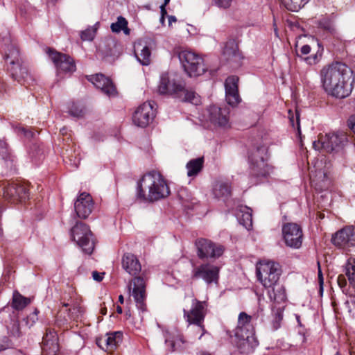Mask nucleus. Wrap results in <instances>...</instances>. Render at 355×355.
<instances>
[{"mask_svg": "<svg viewBox=\"0 0 355 355\" xmlns=\"http://www.w3.org/2000/svg\"><path fill=\"white\" fill-rule=\"evenodd\" d=\"M230 186L228 183H216L214 189V193L217 198L227 197L230 194Z\"/></svg>", "mask_w": 355, "mask_h": 355, "instance_id": "nucleus-38", "label": "nucleus"}, {"mask_svg": "<svg viewBox=\"0 0 355 355\" xmlns=\"http://www.w3.org/2000/svg\"><path fill=\"white\" fill-rule=\"evenodd\" d=\"M239 78L235 76H229L225 82V98L227 103L235 106L241 101L238 91Z\"/></svg>", "mask_w": 355, "mask_h": 355, "instance_id": "nucleus-21", "label": "nucleus"}, {"mask_svg": "<svg viewBox=\"0 0 355 355\" xmlns=\"http://www.w3.org/2000/svg\"><path fill=\"white\" fill-rule=\"evenodd\" d=\"M58 340L56 333L54 331H48L42 340V355H56L58 351Z\"/></svg>", "mask_w": 355, "mask_h": 355, "instance_id": "nucleus-23", "label": "nucleus"}, {"mask_svg": "<svg viewBox=\"0 0 355 355\" xmlns=\"http://www.w3.org/2000/svg\"><path fill=\"white\" fill-rule=\"evenodd\" d=\"M71 237L86 254H91L94 248L92 233L85 223H77L71 230Z\"/></svg>", "mask_w": 355, "mask_h": 355, "instance_id": "nucleus-9", "label": "nucleus"}, {"mask_svg": "<svg viewBox=\"0 0 355 355\" xmlns=\"http://www.w3.org/2000/svg\"><path fill=\"white\" fill-rule=\"evenodd\" d=\"M220 8H227L231 6L232 0H213Z\"/></svg>", "mask_w": 355, "mask_h": 355, "instance_id": "nucleus-47", "label": "nucleus"}, {"mask_svg": "<svg viewBox=\"0 0 355 355\" xmlns=\"http://www.w3.org/2000/svg\"><path fill=\"white\" fill-rule=\"evenodd\" d=\"M159 20H160V22H161L162 24H164V20H165V16H161V17H160V19H159Z\"/></svg>", "mask_w": 355, "mask_h": 355, "instance_id": "nucleus-58", "label": "nucleus"}, {"mask_svg": "<svg viewBox=\"0 0 355 355\" xmlns=\"http://www.w3.org/2000/svg\"><path fill=\"white\" fill-rule=\"evenodd\" d=\"M9 156L7 144L5 141L0 140V157L6 159Z\"/></svg>", "mask_w": 355, "mask_h": 355, "instance_id": "nucleus-46", "label": "nucleus"}, {"mask_svg": "<svg viewBox=\"0 0 355 355\" xmlns=\"http://www.w3.org/2000/svg\"><path fill=\"white\" fill-rule=\"evenodd\" d=\"M268 291V296L274 303L280 304L286 300V294L284 287L282 285L275 284Z\"/></svg>", "mask_w": 355, "mask_h": 355, "instance_id": "nucleus-30", "label": "nucleus"}, {"mask_svg": "<svg viewBox=\"0 0 355 355\" xmlns=\"http://www.w3.org/2000/svg\"><path fill=\"white\" fill-rule=\"evenodd\" d=\"M184 318L189 324H195L198 330H200L202 334L199 336L201 338L205 332L203 322L207 313V303L205 301H199L195 297H192L187 302L183 309Z\"/></svg>", "mask_w": 355, "mask_h": 355, "instance_id": "nucleus-4", "label": "nucleus"}, {"mask_svg": "<svg viewBox=\"0 0 355 355\" xmlns=\"http://www.w3.org/2000/svg\"><path fill=\"white\" fill-rule=\"evenodd\" d=\"M94 202L92 196L86 193H81L74 202V209L78 217L85 219L92 212Z\"/></svg>", "mask_w": 355, "mask_h": 355, "instance_id": "nucleus-19", "label": "nucleus"}, {"mask_svg": "<svg viewBox=\"0 0 355 355\" xmlns=\"http://www.w3.org/2000/svg\"><path fill=\"white\" fill-rule=\"evenodd\" d=\"M197 254L200 259L218 258L224 252V247L222 245L216 244L212 241L200 239L196 242Z\"/></svg>", "mask_w": 355, "mask_h": 355, "instance_id": "nucleus-14", "label": "nucleus"}, {"mask_svg": "<svg viewBox=\"0 0 355 355\" xmlns=\"http://www.w3.org/2000/svg\"><path fill=\"white\" fill-rule=\"evenodd\" d=\"M282 231L283 239L287 247L299 249L302 246L303 232L299 225L293 223H285Z\"/></svg>", "mask_w": 355, "mask_h": 355, "instance_id": "nucleus-13", "label": "nucleus"}, {"mask_svg": "<svg viewBox=\"0 0 355 355\" xmlns=\"http://www.w3.org/2000/svg\"><path fill=\"white\" fill-rule=\"evenodd\" d=\"M295 318H296V320L297 321V323L300 326H301V321H300V315L296 314L295 315Z\"/></svg>", "mask_w": 355, "mask_h": 355, "instance_id": "nucleus-57", "label": "nucleus"}, {"mask_svg": "<svg viewBox=\"0 0 355 355\" xmlns=\"http://www.w3.org/2000/svg\"><path fill=\"white\" fill-rule=\"evenodd\" d=\"M332 244L344 250H349L355 247V226L347 225L332 234Z\"/></svg>", "mask_w": 355, "mask_h": 355, "instance_id": "nucleus-11", "label": "nucleus"}, {"mask_svg": "<svg viewBox=\"0 0 355 355\" xmlns=\"http://www.w3.org/2000/svg\"><path fill=\"white\" fill-rule=\"evenodd\" d=\"M176 98H180L182 101L189 102L192 104L198 105L200 103V98L193 90L186 89L185 84L184 83V91L181 94H178Z\"/></svg>", "mask_w": 355, "mask_h": 355, "instance_id": "nucleus-35", "label": "nucleus"}, {"mask_svg": "<svg viewBox=\"0 0 355 355\" xmlns=\"http://www.w3.org/2000/svg\"><path fill=\"white\" fill-rule=\"evenodd\" d=\"M110 28L114 33H119L123 31L125 35H128L130 34V29L128 28V21L121 16L117 18L116 22L111 24Z\"/></svg>", "mask_w": 355, "mask_h": 355, "instance_id": "nucleus-36", "label": "nucleus"}, {"mask_svg": "<svg viewBox=\"0 0 355 355\" xmlns=\"http://www.w3.org/2000/svg\"><path fill=\"white\" fill-rule=\"evenodd\" d=\"M31 303L30 298L26 297L15 291L12 294L11 306L15 310L21 311Z\"/></svg>", "mask_w": 355, "mask_h": 355, "instance_id": "nucleus-34", "label": "nucleus"}, {"mask_svg": "<svg viewBox=\"0 0 355 355\" xmlns=\"http://www.w3.org/2000/svg\"><path fill=\"white\" fill-rule=\"evenodd\" d=\"M165 342L171 346L173 350H175L176 347H180L184 343L183 336L177 331L173 333V338L166 337Z\"/></svg>", "mask_w": 355, "mask_h": 355, "instance_id": "nucleus-40", "label": "nucleus"}, {"mask_svg": "<svg viewBox=\"0 0 355 355\" xmlns=\"http://www.w3.org/2000/svg\"><path fill=\"white\" fill-rule=\"evenodd\" d=\"M88 80L107 96H114L116 94V89L112 80L104 75L100 73L91 76Z\"/></svg>", "mask_w": 355, "mask_h": 355, "instance_id": "nucleus-22", "label": "nucleus"}, {"mask_svg": "<svg viewBox=\"0 0 355 355\" xmlns=\"http://www.w3.org/2000/svg\"><path fill=\"white\" fill-rule=\"evenodd\" d=\"M319 75L321 87L329 96L345 98L352 93L354 81L353 71L346 64L334 62L324 65Z\"/></svg>", "mask_w": 355, "mask_h": 355, "instance_id": "nucleus-1", "label": "nucleus"}, {"mask_svg": "<svg viewBox=\"0 0 355 355\" xmlns=\"http://www.w3.org/2000/svg\"><path fill=\"white\" fill-rule=\"evenodd\" d=\"M203 157H198L190 160L186 165L187 175L189 177L196 176L203 167Z\"/></svg>", "mask_w": 355, "mask_h": 355, "instance_id": "nucleus-33", "label": "nucleus"}, {"mask_svg": "<svg viewBox=\"0 0 355 355\" xmlns=\"http://www.w3.org/2000/svg\"><path fill=\"white\" fill-rule=\"evenodd\" d=\"M101 313H102V314L105 315V314H106V310H105V309H101Z\"/></svg>", "mask_w": 355, "mask_h": 355, "instance_id": "nucleus-61", "label": "nucleus"}, {"mask_svg": "<svg viewBox=\"0 0 355 355\" xmlns=\"http://www.w3.org/2000/svg\"><path fill=\"white\" fill-rule=\"evenodd\" d=\"M284 306H272V314L269 323V328L271 330L276 331L280 328L284 318Z\"/></svg>", "mask_w": 355, "mask_h": 355, "instance_id": "nucleus-29", "label": "nucleus"}, {"mask_svg": "<svg viewBox=\"0 0 355 355\" xmlns=\"http://www.w3.org/2000/svg\"><path fill=\"white\" fill-rule=\"evenodd\" d=\"M134 52L137 60L144 66H148L151 61V51L147 42L139 40L135 43Z\"/></svg>", "mask_w": 355, "mask_h": 355, "instance_id": "nucleus-26", "label": "nucleus"}, {"mask_svg": "<svg viewBox=\"0 0 355 355\" xmlns=\"http://www.w3.org/2000/svg\"><path fill=\"white\" fill-rule=\"evenodd\" d=\"M15 132L19 135H24L26 137L31 138L33 137V133L25 129L20 125H12Z\"/></svg>", "mask_w": 355, "mask_h": 355, "instance_id": "nucleus-44", "label": "nucleus"}, {"mask_svg": "<svg viewBox=\"0 0 355 355\" xmlns=\"http://www.w3.org/2000/svg\"><path fill=\"white\" fill-rule=\"evenodd\" d=\"M5 59L12 78L21 84L30 85L35 81L34 76L24 66L17 48L11 44L5 52Z\"/></svg>", "mask_w": 355, "mask_h": 355, "instance_id": "nucleus-3", "label": "nucleus"}, {"mask_svg": "<svg viewBox=\"0 0 355 355\" xmlns=\"http://www.w3.org/2000/svg\"><path fill=\"white\" fill-rule=\"evenodd\" d=\"M208 120L215 127L228 128L229 112L227 109H222L216 105L210 106L208 110Z\"/></svg>", "mask_w": 355, "mask_h": 355, "instance_id": "nucleus-20", "label": "nucleus"}, {"mask_svg": "<svg viewBox=\"0 0 355 355\" xmlns=\"http://www.w3.org/2000/svg\"><path fill=\"white\" fill-rule=\"evenodd\" d=\"M122 268L132 276H137L141 270V263L137 257L132 253H125L122 257Z\"/></svg>", "mask_w": 355, "mask_h": 355, "instance_id": "nucleus-27", "label": "nucleus"}, {"mask_svg": "<svg viewBox=\"0 0 355 355\" xmlns=\"http://www.w3.org/2000/svg\"><path fill=\"white\" fill-rule=\"evenodd\" d=\"M47 53L57 68L58 75L61 73H72L76 70L73 60L69 55L53 51L49 49Z\"/></svg>", "mask_w": 355, "mask_h": 355, "instance_id": "nucleus-17", "label": "nucleus"}, {"mask_svg": "<svg viewBox=\"0 0 355 355\" xmlns=\"http://www.w3.org/2000/svg\"><path fill=\"white\" fill-rule=\"evenodd\" d=\"M345 274L351 284L355 285V259H349L345 265Z\"/></svg>", "mask_w": 355, "mask_h": 355, "instance_id": "nucleus-39", "label": "nucleus"}, {"mask_svg": "<svg viewBox=\"0 0 355 355\" xmlns=\"http://www.w3.org/2000/svg\"><path fill=\"white\" fill-rule=\"evenodd\" d=\"M319 24L322 28L330 33H334L335 31L334 24L331 19L324 18L320 21Z\"/></svg>", "mask_w": 355, "mask_h": 355, "instance_id": "nucleus-42", "label": "nucleus"}, {"mask_svg": "<svg viewBox=\"0 0 355 355\" xmlns=\"http://www.w3.org/2000/svg\"><path fill=\"white\" fill-rule=\"evenodd\" d=\"M267 150L265 148H258L252 151L249 162L252 173L257 176L267 177L274 171V167L266 162Z\"/></svg>", "mask_w": 355, "mask_h": 355, "instance_id": "nucleus-8", "label": "nucleus"}, {"mask_svg": "<svg viewBox=\"0 0 355 355\" xmlns=\"http://www.w3.org/2000/svg\"><path fill=\"white\" fill-rule=\"evenodd\" d=\"M0 187L3 191V198L12 203L21 202L28 198V190L24 184L3 182Z\"/></svg>", "mask_w": 355, "mask_h": 355, "instance_id": "nucleus-12", "label": "nucleus"}, {"mask_svg": "<svg viewBox=\"0 0 355 355\" xmlns=\"http://www.w3.org/2000/svg\"><path fill=\"white\" fill-rule=\"evenodd\" d=\"M318 282L320 285V291L322 293L323 291V284H324V278L322 270L320 267V264L318 263Z\"/></svg>", "mask_w": 355, "mask_h": 355, "instance_id": "nucleus-48", "label": "nucleus"}, {"mask_svg": "<svg viewBox=\"0 0 355 355\" xmlns=\"http://www.w3.org/2000/svg\"><path fill=\"white\" fill-rule=\"evenodd\" d=\"M220 268L211 263H202L193 268L191 277L194 279H202L206 283L217 282L219 277Z\"/></svg>", "mask_w": 355, "mask_h": 355, "instance_id": "nucleus-15", "label": "nucleus"}, {"mask_svg": "<svg viewBox=\"0 0 355 355\" xmlns=\"http://www.w3.org/2000/svg\"><path fill=\"white\" fill-rule=\"evenodd\" d=\"M345 304L349 313L355 315V295L349 296V299L346 301Z\"/></svg>", "mask_w": 355, "mask_h": 355, "instance_id": "nucleus-45", "label": "nucleus"}, {"mask_svg": "<svg viewBox=\"0 0 355 355\" xmlns=\"http://www.w3.org/2000/svg\"><path fill=\"white\" fill-rule=\"evenodd\" d=\"M347 143V135L343 132H329L320 135L318 141L313 143L315 150L322 149L326 152H338Z\"/></svg>", "mask_w": 355, "mask_h": 355, "instance_id": "nucleus-6", "label": "nucleus"}, {"mask_svg": "<svg viewBox=\"0 0 355 355\" xmlns=\"http://www.w3.org/2000/svg\"><path fill=\"white\" fill-rule=\"evenodd\" d=\"M123 334L121 331L106 334L103 337L97 339V345L103 349L112 350L122 341Z\"/></svg>", "mask_w": 355, "mask_h": 355, "instance_id": "nucleus-24", "label": "nucleus"}, {"mask_svg": "<svg viewBox=\"0 0 355 355\" xmlns=\"http://www.w3.org/2000/svg\"><path fill=\"white\" fill-rule=\"evenodd\" d=\"M170 2V0H164V3L162 6H166V5Z\"/></svg>", "mask_w": 355, "mask_h": 355, "instance_id": "nucleus-59", "label": "nucleus"}, {"mask_svg": "<svg viewBox=\"0 0 355 355\" xmlns=\"http://www.w3.org/2000/svg\"><path fill=\"white\" fill-rule=\"evenodd\" d=\"M155 116L153 104L150 102L144 103L135 112L132 121L139 127H146Z\"/></svg>", "mask_w": 355, "mask_h": 355, "instance_id": "nucleus-18", "label": "nucleus"}, {"mask_svg": "<svg viewBox=\"0 0 355 355\" xmlns=\"http://www.w3.org/2000/svg\"><path fill=\"white\" fill-rule=\"evenodd\" d=\"M176 18L175 16H169L168 17V24L171 25L172 22H175Z\"/></svg>", "mask_w": 355, "mask_h": 355, "instance_id": "nucleus-54", "label": "nucleus"}, {"mask_svg": "<svg viewBox=\"0 0 355 355\" xmlns=\"http://www.w3.org/2000/svg\"><path fill=\"white\" fill-rule=\"evenodd\" d=\"M223 53L227 60H236L240 58L238 46L234 40H230L225 43Z\"/></svg>", "mask_w": 355, "mask_h": 355, "instance_id": "nucleus-32", "label": "nucleus"}, {"mask_svg": "<svg viewBox=\"0 0 355 355\" xmlns=\"http://www.w3.org/2000/svg\"><path fill=\"white\" fill-rule=\"evenodd\" d=\"M337 282H338V286L342 289H343L347 285V280L345 279V275H338Z\"/></svg>", "mask_w": 355, "mask_h": 355, "instance_id": "nucleus-50", "label": "nucleus"}, {"mask_svg": "<svg viewBox=\"0 0 355 355\" xmlns=\"http://www.w3.org/2000/svg\"><path fill=\"white\" fill-rule=\"evenodd\" d=\"M116 312L119 314H121L123 312L122 308L120 306H116Z\"/></svg>", "mask_w": 355, "mask_h": 355, "instance_id": "nucleus-55", "label": "nucleus"}, {"mask_svg": "<svg viewBox=\"0 0 355 355\" xmlns=\"http://www.w3.org/2000/svg\"><path fill=\"white\" fill-rule=\"evenodd\" d=\"M129 292L131 293L137 307L142 312L146 311V286L143 278L135 277L128 284Z\"/></svg>", "mask_w": 355, "mask_h": 355, "instance_id": "nucleus-16", "label": "nucleus"}, {"mask_svg": "<svg viewBox=\"0 0 355 355\" xmlns=\"http://www.w3.org/2000/svg\"><path fill=\"white\" fill-rule=\"evenodd\" d=\"M169 187L164 177L158 172L145 174L138 183L137 198L145 202H154L167 197Z\"/></svg>", "mask_w": 355, "mask_h": 355, "instance_id": "nucleus-2", "label": "nucleus"}, {"mask_svg": "<svg viewBox=\"0 0 355 355\" xmlns=\"http://www.w3.org/2000/svg\"><path fill=\"white\" fill-rule=\"evenodd\" d=\"M60 132H62V135H64L65 133V128H62Z\"/></svg>", "mask_w": 355, "mask_h": 355, "instance_id": "nucleus-62", "label": "nucleus"}, {"mask_svg": "<svg viewBox=\"0 0 355 355\" xmlns=\"http://www.w3.org/2000/svg\"><path fill=\"white\" fill-rule=\"evenodd\" d=\"M237 347L241 354H248L252 352L258 345L254 334H243V336H235Z\"/></svg>", "mask_w": 355, "mask_h": 355, "instance_id": "nucleus-25", "label": "nucleus"}, {"mask_svg": "<svg viewBox=\"0 0 355 355\" xmlns=\"http://www.w3.org/2000/svg\"><path fill=\"white\" fill-rule=\"evenodd\" d=\"M104 275H105V272H98L97 271H94L92 272V277H93L94 280L99 282L103 280Z\"/></svg>", "mask_w": 355, "mask_h": 355, "instance_id": "nucleus-51", "label": "nucleus"}, {"mask_svg": "<svg viewBox=\"0 0 355 355\" xmlns=\"http://www.w3.org/2000/svg\"><path fill=\"white\" fill-rule=\"evenodd\" d=\"M349 128L355 134V115L349 116L347 120Z\"/></svg>", "mask_w": 355, "mask_h": 355, "instance_id": "nucleus-49", "label": "nucleus"}, {"mask_svg": "<svg viewBox=\"0 0 355 355\" xmlns=\"http://www.w3.org/2000/svg\"><path fill=\"white\" fill-rule=\"evenodd\" d=\"M69 112L73 116L80 117L83 115L84 111L80 106L73 103L69 108Z\"/></svg>", "mask_w": 355, "mask_h": 355, "instance_id": "nucleus-43", "label": "nucleus"}, {"mask_svg": "<svg viewBox=\"0 0 355 355\" xmlns=\"http://www.w3.org/2000/svg\"><path fill=\"white\" fill-rule=\"evenodd\" d=\"M160 12H161V16H165L167 14V12L166 10V6H160Z\"/></svg>", "mask_w": 355, "mask_h": 355, "instance_id": "nucleus-53", "label": "nucleus"}, {"mask_svg": "<svg viewBox=\"0 0 355 355\" xmlns=\"http://www.w3.org/2000/svg\"><path fill=\"white\" fill-rule=\"evenodd\" d=\"M63 306L67 307V306H71V304L70 303H65V302H64L63 303Z\"/></svg>", "mask_w": 355, "mask_h": 355, "instance_id": "nucleus-60", "label": "nucleus"}, {"mask_svg": "<svg viewBox=\"0 0 355 355\" xmlns=\"http://www.w3.org/2000/svg\"><path fill=\"white\" fill-rule=\"evenodd\" d=\"M73 314V312L71 313V315H70L69 317L71 318H75V317L73 315H72Z\"/></svg>", "mask_w": 355, "mask_h": 355, "instance_id": "nucleus-63", "label": "nucleus"}, {"mask_svg": "<svg viewBox=\"0 0 355 355\" xmlns=\"http://www.w3.org/2000/svg\"><path fill=\"white\" fill-rule=\"evenodd\" d=\"M119 301L121 304H123V302H124V298H123V296L122 295H120L119 296Z\"/></svg>", "mask_w": 355, "mask_h": 355, "instance_id": "nucleus-56", "label": "nucleus"}, {"mask_svg": "<svg viewBox=\"0 0 355 355\" xmlns=\"http://www.w3.org/2000/svg\"><path fill=\"white\" fill-rule=\"evenodd\" d=\"M96 29L90 27L81 32L80 37L83 41H92L95 37Z\"/></svg>", "mask_w": 355, "mask_h": 355, "instance_id": "nucleus-41", "label": "nucleus"}, {"mask_svg": "<svg viewBox=\"0 0 355 355\" xmlns=\"http://www.w3.org/2000/svg\"><path fill=\"white\" fill-rule=\"evenodd\" d=\"M178 58L184 71L190 77L201 76L207 70L203 58L193 51L181 50L178 52Z\"/></svg>", "mask_w": 355, "mask_h": 355, "instance_id": "nucleus-5", "label": "nucleus"}, {"mask_svg": "<svg viewBox=\"0 0 355 355\" xmlns=\"http://www.w3.org/2000/svg\"><path fill=\"white\" fill-rule=\"evenodd\" d=\"M280 275L279 265L273 261H261L257 266V278L265 288L275 286Z\"/></svg>", "mask_w": 355, "mask_h": 355, "instance_id": "nucleus-7", "label": "nucleus"}, {"mask_svg": "<svg viewBox=\"0 0 355 355\" xmlns=\"http://www.w3.org/2000/svg\"><path fill=\"white\" fill-rule=\"evenodd\" d=\"M73 311H78L79 310H78L77 308H75V307H74V308L73 309Z\"/></svg>", "mask_w": 355, "mask_h": 355, "instance_id": "nucleus-64", "label": "nucleus"}, {"mask_svg": "<svg viewBox=\"0 0 355 355\" xmlns=\"http://www.w3.org/2000/svg\"><path fill=\"white\" fill-rule=\"evenodd\" d=\"M300 51H301V53H302V54H304V55H306V54H308V53H310V51H311V47H310V46H309V45L306 44V45H304V46H302V48H301V50H300Z\"/></svg>", "mask_w": 355, "mask_h": 355, "instance_id": "nucleus-52", "label": "nucleus"}, {"mask_svg": "<svg viewBox=\"0 0 355 355\" xmlns=\"http://www.w3.org/2000/svg\"><path fill=\"white\" fill-rule=\"evenodd\" d=\"M309 0H282V4L286 9L297 12L304 7Z\"/></svg>", "mask_w": 355, "mask_h": 355, "instance_id": "nucleus-37", "label": "nucleus"}, {"mask_svg": "<svg viewBox=\"0 0 355 355\" xmlns=\"http://www.w3.org/2000/svg\"><path fill=\"white\" fill-rule=\"evenodd\" d=\"M184 81L168 73L161 75L157 92L161 95L177 96L184 91Z\"/></svg>", "mask_w": 355, "mask_h": 355, "instance_id": "nucleus-10", "label": "nucleus"}, {"mask_svg": "<svg viewBox=\"0 0 355 355\" xmlns=\"http://www.w3.org/2000/svg\"><path fill=\"white\" fill-rule=\"evenodd\" d=\"M237 218L239 223L246 229L250 230L252 227V216L250 208L241 207L239 212L237 213Z\"/></svg>", "mask_w": 355, "mask_h": 355, "instance_id": "nucleus-31", "label": "nucleus"}, {"mask_svg": "<svg viewBox=\"0 0 355 355\" xmlns=\"http://www.w3.org/2000/svg\"><path fill=\"white\" fill-rule=\"evenodd\" d=\"M252 318L245 312L239 315L238 324L235 329V336H243V334L254 333V329L251 324Z\"/></svg>", "mask_w": 355, "mask_h": 355, "instance_id": "nucleus-28", "label": "nucleus"}]
</instances>
